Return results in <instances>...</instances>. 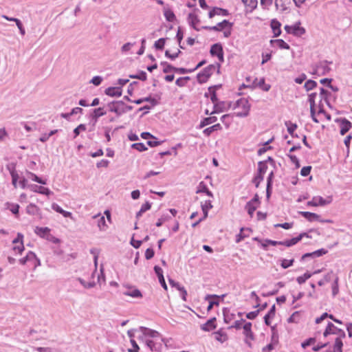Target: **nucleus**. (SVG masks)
Wrapping results in <instances>:
<instances>
[{"mask_svg": "<svg viewBox=\"0 0 352 352\" xmlns=\"http://www.w3.org/2000/svg\"><path fill=\"white\" fill-rule=\"evenodd\" d=\"M250 107V104L246 98H243L239 99L234 104V108L240 110L236 113V116L240 118L248 116L249 115Z\"/></svg>", "mask_w": 352, "mask_h": 352, "instance_id": "obj_1", "label": "nucleus"}, {"mask_svg": "<svg viewBox=\"0 0 352 352\" xmlns=\"http://www.w3.org/2000/svg\"><path fill=\"white\" fill-rule=\"evenodd\" d=\"M216 67L214 65H210L206 68H204L201 72H200L197 76V81L202 84L206 82L208 79L212 74L213 72L215 70Z\"/></svg>", "mask_w": 352, "mask_h": 352, "instance_id": "obj_2", "label": "nucleus"}, {"mask_svg": "<svg viewBox=\"0 0 352 352\" xmlns=\"http://www.w3.org/2000/svg\"><path fill=\"white\" fill-rule=\"evenodd\" d=\"M285 30L288 34H292L296 36H300L305 33V29L300 26V23L298 22L294 25H285Z\"/></svg>", "mask_w": 352, "mask_h": 352, "instance_id": "obj_3", "label": "nucleus"}, {"mask_svg": "<svg viewBox=\"0 0 352 352\" xmlns=\"http://www.w3.org/2000/svg\"><path fill=\"white\" fill-rule=\"evenodd\" d=\"M109 108V111L116 113L118 116H120L124 113V111L122 109L123 102L121 100H116L110 102L107 104Z\"/></svg>", "mask_w": 352, "mask_h": 352, "instance_id": "obj_4", "label": "nucleus"}, {"mask_svg": "<svg viewBox=\"0 0 352 352\" xmlns=\"http://www.w3.org/2000/svg\"><path fill=\"white\" fill-rule=\"evenodd\" d=\"M332 201V197L329 196L327 199H324L320 196L314 197L313 199L307 202V206H325L331 204Z\"/></svg>", "mask_w": 352, "mask_h": 352, "instance_id": "obj_5", "label": "nucleus"}, {"mask_svg": "<svg viewBox=\"0 0 352 352\" xmlns=\"http://www.w3.org/2000/svg\"><path fill=\"white\" fill-rule=\"evenodd\" d=\"M232 23L225 19L223 21L218 23L214 26H203L202 29L208 30H213L216 32L222 31L226 28H232Z\"/></svg>", "mask_w": 352, "mask_h": 352, "instance_id": "obj_6", "label": "nucleus"}, {"mask_svg": "<svg viewBox=\"0 0 352 352\" xmlns=\"http://www.w3.org/2000/svg\"><path fill=\"white\" fill-rule=\"evenodd\" d=\"M258 195H255L254 198L249 201L245 205V210L248 211V213L250 214V217H252L254 211L258 206Z\"/></svg>", "mask_w": 352, "mask_h": 352, "instance_id": "obj_7", "label": "nucleus"}, {"mask_svg": "<svg viewBox=\"0 0 352 352\" xmlns=\"http://www.w3.org/2000/svg\"><path fill=\"white\" fill-rule=\"evenodd\" d=\"M140 330L143 333V335L146 336H148L155 339L159 338L162 342H164V339L160 338V333L157 331L144 327H140Z\"/></svg>", "mask_w": 352, "mask_h": 352, "instance_id": "obj_8", "label": "nucleus"}, {"mask_svg": "<svg viewBox=\"0 0 352 352\" xmlns=\"http://www.w3.org/2000/svg\"><path fill=\"white\" fill-rule=\"evenodd\" d=\"M29 188L32 191L34 192H38L47 196H49L52 194V192L49 188L40 186L36 184L30 185Z\"/></svg>", "mask_w": 352, "mask_h": 352, "instance_id": "obj_9", "label": "nucleus"}, {"mask_svg": "<svg viewBox=\"0 0 352 352\" xmlns=\"http://www.w3.org/2000/svg\"><path fill=\"white\" fill-rule=\"evenodd\" d=\"M340 329H339L337 327H336L332 322H329L323 333V336L324 337H327L329 335L331 334L337 335L338 334Z\"/></svg>", "mask_w": 352, "mask_h": 352, "instance_id": "obj_10", "label": "nucleus"}, {"mask_svg": "<svg viewBox=\"0 0 352 352\" xmlns=\"http://www.w3.org/2000/svg\"><path fill=\"white\" fill-rule=\"evenodd\" d=\"M104 93L111 97H120L122 96V89L118 87H110L104 90Z\"/></svg>", "mask_w": 352, "mask_h": 352, "instance_id": "obj_11", "label": "nucleus"}, {"mask_svg": "<svg viewBox=\"0 0 352 352\" xmlns=\"http://www.w3.org/2000/svg\"><path fill=\"white\" fill-rule=\"evenodd\" d=\"M106 113H107V112L104 110V108H102V107H98V108L94 109L90 116L92 120H94L93 126L95 125V124L98 121V119L100 117L105 115Z\"/></svg>", "mask_w": 352, "mask_h": 352, "instance_id": "obj_12", "label": "nucleus"}, {"mask_svg": "<svg viewBox=\"0 0 352 352\" xmlns=\"http://www.w3.org/2000/svg\"><path fill=\"white\" fill-rule=\"evenodd\" d=\"M243 334L246 337L247 339H250L251 340H254V336L253 332L252 331V323L250 322H245L244 325L243 326Z\"/></svg>", "mask_w": 352, "mask_h": 352, "instance_id": "obj_13", "label": "nucleus"}, {"mask_svg": "<svg viewBox=\"0 0 352 352\" xmlns=\"http://www.w3.org/2000/svg\"><path fill=\"white\" fill-rule=\"evenodd\" d=\"M154 271H155V274H157V276L158 277L159 282L160 283L162 287L165 290H166L167 289V285L166 284V282H165V280H164V278L162 269L160 267H159L157 265H155L154 267Z\"/></svg>", "mask_w": 352, "mask_h": 352, "instance_id": "obj_14", "label": "nucleus"}, {"mask_svg": "<svg viewBox=\"0 0 352 352\" xmlns=\"http://www.w3.org/2000/svg\"><path fill=\"white\" fill-rule=\"evenodd\" d=\"M146 344L147 346L151 350L155 351H160L162 349V344L161 342H157V340H146Z\"/></svg>", "mask_w": 352, "mask_h": 352, "instance_id": "obj_15", "label": "nucleus"}, {"mask_svg": "<svg viewBox=\"0 0 352 352\" xmlns=\"http://www.w3.org/2000/svg\"><path fill=\"white\" fill-rule=\"evenodd\" d=\"M226 103L223 101H217L214 103V109L210 113V114L219 113L227 110V107H226Z\"/></svg>", "mask_w": 352, "mask_h": 352, "instance_id": "obj_16", "label": "nucleus"}, {"mask_svg": "<svg viewBox=\"0 0 352 352\" xmlns=\"http://www.w3.org/2000/svg\"><path fill=\"white\" fill-rule=\"evenodd\" d=\"M228 14L229 12L227 10L215 7L209 12L208 16L210 19H212L215 15L228 16Z\"/></svg>", "mask_w": 352, "mask_h": 352, "instance_id": "obj_17", "label": "nucleus"}, {"mask_svg": "<svg viewBox=\"0 0 352 352\" xmlns=\"http://www.w3.org/2000/svg\"><path fill=\"white\" fill-rule=\"evenodd\" d=\"M124 296H131L132 298H140L142 297L141 292L134 287H129L126 291L123 292Z\"/></svg>", "mask_w": 352, "mask_h": 352, "instance_id": "obj_18", "label": "nucleus"}, {"mask_svg": "<svg viewBox=\"0 0 352 352\" xmlns=\"http://www.w3.org/2000/svg\"><path fill=\"white\" fill-rule=\"evenodd\" d=\"M250 232H252L250 228H241L239 234H238L236 236V242L239 243L245 238L248 237Z\"/></svg>", "mask_w": 352, "mask_h": 352, "instance_id": "obj_19", "label": "nucleus"}, {"mask_svg": "<svg viewBox=\"0 0 352 352\" xmlns=\"http://www.w3.org/2000/svg\"><path fill=\"white\" fill-rule=\"evenodd\" d=\"M352 127V124L346 119L344 118L341 121L340 124V134L344 135Z\"/></svg>", "mask_w": 352, "mask_h": 352, "instance_id": "obj_20", "label": "nucleus"}, {"mask_svg": "<svg viewBox=\"0 0 352 352\" xmlns=\"http://www.w3.org/2000/svg\"><path fill=\"white\" fill-rule=\"evenodd\" d=\"M216 318H212L210 320H208L205 324L201 325V329L205 331H210L212 329H214L216 328Z\"/></svg>", "mask_w": 352, "mask_h": 352, "instance_id": "obj_21", "label": "nucleus"}, {"mask_svg": "<svg viewBox=\"0 0 352 352\" xmlns=\"http://www.w3.org/2000/svg\"><path fill=\"white\" fill-rule=\"evenodd\" d=\"M299 214L311 222L320 220V216L316 213L310 212H300Z\"/></svg>", "mask_w": 352, "mask_h": 352, "instance_id": "obj_22", "label": "nucleus"}, {"mask_svg": "<svg viewBox=\"0 0 352 352\" xmlns=\"http://www.w3.org/2000/svg\"><path fill=\"white\" fill-rule=\"evenodd\" d=\"M280 25H281L279 21H278L277 20L273 19L272 21L271 28L272 29L274 37H277L280 34V33H281Z\"/></svg>", "mask_w": 352, "mask_h": 352, "instance_id": "obj_23", "label": "nucleus"}, {"mask_svg": "<svg viewBox=\"0 0 352 352\" xmlns=\"http://www.w3.org/2000/svg\"><path fill=\"white\" fill-rule=\"evenodd\" d=\"M327 252V251L326 250L322 248V249L318 250L315 252H313L311 253L305 254L302 256L301 259L304 260L305 258H306L307 257H319V256H321L325 254Z\"/></svg>", "mask_w": 352, "mask_h": 352, "instance_id": "obj_24", "label": "nucleus"}, {"mask_svg": "<svg viewBox=\"0 0 352 352\" xmlns=\"http://www.w3.org/2000/svg\"><path fill=\"white\" fill-rule=\"evenodd\" d=\"M188 20L190 25L195 30L199 31V29L196 27V24L199 22L198 16L194 13H190L188 16Z\"/></svg>", "mask_w": 352, "mask_h": 352, "instance_id": "obj_25", "label": "nucleus"}, {"mask_svg": "<svg viewBox=\"0 0 352 352\" xmlns=\"http://www.w3.org/2000/svg\"><path fill=\"white\" fill-rule=\"evenodd\" d=\"M52 208L56 211V212H58L61 214L65 217H72V214L70 212L65 211L63 210L57 204L53 203L52 204Z\"/></svg>", "mask_w": 352, "mask_h": 352, "instance_id": "obj_26", "label": "nucleus"}, {"mask_svg": "<svg viewBox=\"0 0 352 352\" xmlns=\"http://www.w3.org/2000/svg\"><path fill=\"white\" fill-rule=\"evenodd\" d=\"M34 232L37 235L44 239H46V236L50 234V230L47 227H36Z\"/></svg>", "mask_w": 352, "mask_h": 352, "instance_id": "obj_27", "label": "nucleus"}, {"mask_svg": "<svg viewBox=\"0 0 352 352\" xmlns=\"http://www.w3.org/2000/svg\"><path fill=\"white\" fill-rule=\"evenodd\" d=\"M212 208L211 201L206 200L201 203V210L204 213L203 219H206L208 217V210Z\"/></svg>", "mask_w": 352, "mask_h": 352, "instance_id": "obj_28", "label": "nucleus"}, {"mask_svg": "<svg viewBox=\"0 0 352 352\" xmlns=\"http://www.w3.org/2000/svg\"><path fill=\"white\" fill-rule=\"evenodd\" d=\"M276 307L275 305H272L268 313L264 317V321L266 325L270 326V318H273L275 316Z\"/></svg>", "mask_w": 352, "mask_h": 352, "instance_id": "obj_29", "label": "nucleus"}, {"mask_svg": "<svg viewBox=\"0 0 352 352\" xmlns=\"http://www.w3.org/2000/svg\"><path fill=\"white\" fill-rule=\"evenodd\" d=\"M330 71V68L327 65V62L320 63L316 67V72L321 74H325Z\"/></svg>", "mask_w": 352, "mask_h": 352, "instance_id": "obj_30", "label": "nucleus"}, {"mask_svg": "<svg viewBox=\"0 0 352 352\" xmlns=\"http://www.w3.org/2000/svg\"><path fill=\"white\" fill-rule=\"evenodd\" d=\"M94 219L99 218L98 220V226L101 231H104L106 228H107V226L106 225V221L104 217L101 216L100 214L94 215Z\"/></svg>", "mask_w": 352, "mask_h": 352, "instance_id": "obj_31", "label": "nucleus"}, {"mask_svg": "<svg viewBox=\"0 0 352 352\" xmlns=\"http://www.w3.org/2000/svg\"><path fill=\"white\" fill-rule=\"evenodd\" d=\"M223 47L222 45L220 43H215L211 46L210 52L212 56H217L220 53H222Z\"/></svg>", "mask_w": 352, "mask_h": 352, "instance_id": "obj_32", "label": "nucleus"}, {"mask_svg": "<svg viewBox=\"0 0 352 352\" xmlns=\"http://www.w3.org/2000/svg\"><path fill=\"white\" fill-rule=\"evenodd\" d=\"M26 212L31 215H37L39 214V208L34 204H29L26 208Z\"/></svg>", "mask_w": 352, "mask_h": 352, "instance_id": "obj_33", "label": "nucleus"}, {"mask_svg": "<svg viewBox=\"0 0 352 352\" xmlns=\"http://www.w3.org/2000/svg\"><path fill=\"white\" fill-rule=\"evenodd\" d=\"M221 129L222 127L220 124H216L212 125V126L205 129L203 133L205 135L209 136L212 132L221 130Z\"/></svg>", "mask_w": 352, "mask_h": 352, "instance_id": "obj_34", "label": "nucleus"}, {"mask_svg": "<svg viewBox=\"0 0 352 352\" xmlns=\"http://www.w3.org/2000/svg\"><path fill=\"white\" fill-rule=\"evenodd\" d=\"M343 342L340 339H336L333 345V349L331 350H327L326 352H342Z\"/></svg>", "mask_w": 352, "mask_h": 352, "instance_id": "obj_35", "label": "nucleus"}, {"mask_svg": "<svg viewBox=\"0 0 352 352\" xmlns=\"http://www.w3.org/2000/svg\"><path fill=\"white\" fill-rule=\"evenodd\" d=\"M217 120V118L216 116H210L208 118H205L199 124V128H203L207 125L214 123Z\"/></svg>", "mask_w": 352, "mask_h": 352, "instance_id": "obj_36", "label": "nucleus"}, {"mask_svg": "<svg viewBox=\"0 0 352 352\" xmlns=\"http://www.w3.org/2000/svg\"><path fill=\"white\" fill-rule=\"evenodd\" d=\"M223 314L224 322L227 324L231 322V321L234 320L235 316L234 314L231 313L230 311L227 309H223Z\"/></svg>", "mask_w": 352, "mask_h": 352, "instance_id": "obj_37", "label": "nucleus"}, {"mask_svg": "<svg viewBox=\"0 0 352 352\" xmlns=\"http://www.w3.org/2000/svg\"><path fill=\"white\" fill-rule=\"evenodd\" d=\"M220 87L221 85H215L214 87H210L208 89V91L210 94V100L213 104L219 101L215 90L219 88Z\"/></svg>", "mask_w": 352, "mask_h": 352, "instance_id": "obj_38", "label": "nucleus"}, {"mask_svg": "<svg viewBox=\"0 0 352 352\" xmlns=\"http://www.w3.org/2000/svg\"><path fill=\"white\" fill-rule=\"evenodd\" d=\"M289 0H275V6L276 9L284 11L287 9V3Z\"/></svg>", "mask_w": 352, "mask_h": 352, "instance_id": "obj_39", "label": "nucleus"}, {"mask_svg": "<svg viewBox=\"0 0 352 352\" xmlns=\"http://www.w3.org/2000/svg\"><path fill=\"white\" fill-rule=\"evenodd\" d=\"M164 15L166 19L169 22H173L175 20V15L170 9H164Z\"/></svg>", "mask_w": 352, "mask_h": 352, "instance_id": "obj_40", "label": "nucleus"}, {"mask_svg": "<svg viewBox=\"0 0 352 352\" xmlns=\"http://www.w3.org/2000/svg\"><path fill=\"white\" fill-rule=\"evenodd\" d=\"M129 78L139 79L140 80L144 81L146 80L147 74L144 71H140L137 74H131L129 75Z\"/></svg>", "mask_w": 352, "mask_h": 352, "instance_id": "obj_41", "label": "nucleus"}, {"mask_svg": "<svg viewBox=\"0 0 352 352\" xmlns=\"http://www.w3.org/2000/svg\"><path fill=\"white\" fill-rule=\"evenodd\" d=\"M270 42L272 43H276L278 47L280 49L289 50L290 47L289 45L287 43H285L283 39L271 40Z\"/></svg>", "mask_w": 352, "mask_h": 352, "instance_id": "obj_42", "label": "nucleus"}, {"mask_svg": "<svg viewBox=\"0 0 352 352\" xmlns=\"http://www.w3.org/2000/svg\"><path fill=\"white\" fill-rule=\"evenodd\" d=\"M285 125L287 127L288 133L294 136V131L297 128L296 124H293L290 121L285 122Z\"/></svg>", "mask_w": 352, "mask_h": 352, "instance_id": "obj_43", "label": "nucleus"}, {"mask_svg": "<svg viewBox=\"0 0 352 352\" xmlns=\"http://www.w3.org/2000/svg\"><path fill=\"white\" fill-rule=\"evenodd\" d=\"M304 236L309 237V235L308 234L303 232L300 234L298 236L289 239L291 246L294 245L298 243Z\"/></svg>", "mask_w": 352, "mask_h": 352, "instance_id": "obj_44", "label": "nucleus"}, {"mask_svg": "<svg viewBox=\"0 0 352 352\" xmlns=\"http://www.w3.org/2000/svg\"><path fill=\"white\" fill-rule=\"evenodd\" d=\"M214 338L217 340L221 342V343L224 342L227 340V336L224 333H221L220 331H217L214 333Z\"/></svg>", "mask_w": 352, "mask_h": 352, "instance_id": "obj_45", "label": "nucleus"}, {"mask_svg": "<svg viewBox=\"0 0 352 352\" xmlns=\"http://www.w3.org/2000/svg\"><path fill=\"white\" fill-rule=\"evenodd\" d=\"M312 276V274L311 273H309V272H306L302 276H298L297 278H296V280L297 282L299 283V284H302L304 283L307 279H309V278H311V276Z\"/></svg>", "mask_w": 352, "mask_h": 352, "instance_id": "obj_46", "label": "nucleus"}, {"mask_svg": "<svg viewBox=\"0 0 352 352\" xmlns=\"http://www.w3.org/2000/svg\"><path fill=\"white\" fill-rule=\"evenodd\" d=\"M189 80V76L181 77L176 80L175 84L179 87H184L186 85V82Z\"/></svg>", "mask_w": 352, "mask_h": 352, "instance_id": "obj_47", "label": "nucleus"}, {"mask_svg": "<svg viewBox=\"0 0 352 352\" xmlns=\"http://www.w3.org/2000/svg\"><path fill=\"white\" fill-rule=\"evenodd\" d=\"M316 85H317L316 82H315L314 80H309L305 83L304 87L305 88V89L307 91H310V90L313 89L314 88H315L316 87Z\"/></svg>", "mask_w": 352, "mask_h": 352, "instance_id": "obj_48", "label": "nucleus"}, {"mask_svg": "<svg viewBox=\"0 0 352 352\" xmlns=\"http://www.w3.org/2000/svg\"><path fill=\"white\" fill-rule=\"evenodd\" d=\"M166 42V38H161L155 42L154 46L157 50H163Z\"/></svg>", "mask_w": 352, "mask_h": 352, "instance_id": "obj_49", "label": "nucleus"}, {"mask_svg": "<svg viewBox=\"0 0 352 352\" xmlns=\"http://www.w3.org/2000/svg\"><path fill=\"white\" fill-rule=\"evenodd\" d=\"M78 280L85 288H92L96 285L94 281L87 283L85 280L81 278H78Z\"/></svg>", "mask_w": 352, "mask_h": 352, "instance_id": "obj_50", "label": "nucleus"}, {"mask_svg": "<svg viewBox=\"0 0 352 352\" xmlns=\"http://www.w3.org/2000/svg\"><path fill=\"white\" fill-rule=\"evenodd\" d=\"M161 65L164 66L163 72L164 73H169L172 71L174 72L175 67L172 66L171 65L168 64L166 62H162Z\"/></svg>", "mask_w": 352, "mask_h": 352, "instance_id": "obj_51", "label": "nucleus"}, {"mask_svg": "<svg viewBox=\"0 0 352 352\" xmlns=\"http://www.w3.org/2000/svg\"><path fill=\"white\" fill-rule=\"evenodd\" d=\"M267 169V166L265 162H260L258 163V175H263L266 173Z\"/></svg>", "mask_w": 352, "mask_h": 352, "instance_id": "obj_52", "label": "nucleus"}, {"mask_svg": "<svg viewBox=\"0 0 352 352\" xmlns=\"http://www.w3.org/2000/svg\"><path fill=\"white\" fill-rule=\"evenodd\" d=\"M208 190L206 184L204 182H201L198 186L196 193L206 192Z\"/></svg>", "mask_w": 352, "mask_h": 352, "instance_id": "obj_53", "label": "nucleus"}, {"mask_svg": "<svg viewBox=\"0 0 352 352\" xmlns=\"http://www.w3.org/2000/svg\"><path fill=\"white\" fill-rule=\"evenodd\" d=\"M182 53V52L179 50H177V51L175 53L170 54L168 50H166L165 52V56L170 58L171 60H175L176 58L179 56V55Z\"/></svg>", "mask_w": 352, "mask_h": 352, "instance_id": "obj_54", "label": "nucleus"}, {"mask_svg": "<svg viewBox=\"0 0 352 352\" xmlns=\"http://www.w3.org/2000/svg\"><path fill=\"white\" fill-rule=\"evenodd\" d=\"M294 262V259H291V260L283 259L281 261L280 265L283 269H287L289 267L292 266L293 265Z\"/></svg>", "mask_w": 352, "mask_h": 352, "instance_id": "obj_55", "label": "nucleus"}, {"mask_svg": "<svg viewBox=\"0 0 352 352\" xmlns=\"http://www.w3.org/2000/svg\"><path fill=\"white\" fill-rule=\"evenodd\" d=\"M170 217L168 215H167V214H166V215H165V214L162 215V217H161L157 220V223H156V226H157V227H160V226H162V225L164 222H166V221H168V220L170 219Z\"/></svg>", "mask_w": 352, "mask_h": 352, "instance_id": "obj_56", "label": "nucleus"}, {"mask_svg": "<svg viewBox=\"0 0 352 352\" xmlns=\"http://www.w3.org/2000/svg\"><path fill=\"white\" fill-rule=\"evenodd\" d=\"M329 94L330 93L324 88L321 87L320 89V100H324L326 102H327V97Z\"/></svg>", "mask_w": 352, "mask_h": 352, "instance_id": "obj_57", "label": "nucleus"}, {"mask_svg": "<svg viewBox=\"0 0 352 352\" xmlns=\"http://www.w3.org/2000/svg\"><path fill=\"white\" fill-rule=\"evenodd\" d=\"M10 175L12 177V183L14 188L17 187V181L19 179V175L14 171L12 170L10 172Z\"/></svg>", "mask_w": 352, "mask_h": 352, "instance_id": "obj_58", "label": "nucleus"}, {"mask_svg": "<svg viewBox=\"0 0 352 352\" xmlns=\"http://www.w3.org/2000/svg\"><path fill=\"white\" fill-rule=\"evenodd\" d=\"M339 292L338 289V278L336 277L333 285H332V294L333 296L338 294Z\"/></svg>", "mask_w": 352, "mask_h": 352, "instance_id": "obj_59", "label": "nucleus"}, {"mask_svg": "<svg viewBox=\"0 0 352 352\" xmlns=\"http://www.w3.org/2000/svg\"><path fill=\"white\" fill-rule=\"evenodd\" d=\"M132 148L139 151H144L147 150L146 146L143 143H135L132 144Z\"/></svg>", "mask_w": 352, "mask_h": 352, "instance_id": "obj_60", "label": "nucleus"}, {"mask_svg": "<svg viewBox=\"0 0 352 352\" xmlns=\"http://www.w3.org/2000/svg\"><path fill=\"white\" fill-rule=\"evenodd\" d=\"M86 130V126L84 124H79L76 129L74 130V133L75 135V138L77 137L80 131H84Z\"/></svg>", "mask_w": 352, "mask_h": 352, "instance_id": "obj_61", "label": "nucleus"}, {"mask_svg": "<svg viewBox=\"0 0 352 352\" xmlns=\"http://www.w3.org/2000/svg\"><path fill=\"white\" fill-rule=\"evenodd\" d=\"M315 342H316V338H310L306 340L305 342H303L301 344V346L303 349H305L306 347L310 346L312 344H314Z\"/></svg>", "mask_w": 352, "mask_h": 352, "instance_id": "obj_62", "label": "nucleus"}, {"mask_svg": "<svg viewBox=\"0 0 352 352\" xmlns=\"http://www.w3.org/2000/svg\"><path fill=\"white\" fill-rule=\"evenodd\" d=\"M102 81V78L99 76H96L90 80V82L94 84L96 86H98L101 84Z\"/></svg>", "mask_w": 352, "mask_h": 352, "instance_id": "obj_63", "label": "nucleus"}, {"mask_svg": "<svg viewBox=\"0 0 352 352\" xmlns=\"http://www.w3.org/2000/svg\"><path fill=\"white\" fill-rule=\"evenodd\" d=\"M311 167L309 166L302 167V168L300 170V175L303 177L308 176L311 172Z\"/></svg>", "mask_w": 352, "mask_h": 352, "instance_id": "obj_64", "label": "nucleus"}]
</instances>
